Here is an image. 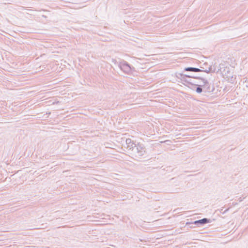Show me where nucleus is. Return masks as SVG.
<instances>
[{
  "mask_svg": "<svg viewBox=\"0 0 248 248\" xmlns=\"http://www.w3.org/2000/svg\"><path fill=\"white\" fill-rule=\"evenodd\" d=\"M185 70L186 71H192L195 72H200L201 70L199 68H193V67H187L185 69Z\"/></svg>",
  "mask_w": 248,
  "mask_h": 248,
  "instance_id": "obj_1",
  "label": "nucleus"
},
{
  "mask_svg": "<svg viewBox=\"0 0 248 248\" xmlns=\"http://www.w3.org/2000/svg\"><path fill=\"white\" fill-rule=\"evenodd\" d=\"M208 220L206 218H203L199 220H197L194 222L195 224L197 223H202V224H205L207 223Z\"/></svg>",
  "mask_w": 248,
  "mask_h": 248,
  "instance_id": "obj_2",
  "label": "nucleus"
},
{
  "mask_svg": "<svg viewBox=\"0 0 248 248\" xmlns=\"http://www.w3.org/2000/svg\"><path fill=\"white\" fill-rule=\"evenodd\" d=\"M196 91L198 93H200L202 92V89L200 87H198L196 89Z\"/></svg>",
  "mask_w": 248,
  "mask_h": 248,
  "instance_id": "obj_3",
  "label": "nucleus"
}]
</instances>
